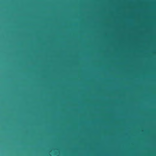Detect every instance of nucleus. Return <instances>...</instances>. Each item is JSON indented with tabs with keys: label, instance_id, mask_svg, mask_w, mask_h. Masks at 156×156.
Instances as JSON below:
<instances>
[{
	"label": "nucleus",
	"instance_id": "nucleus-1",
	"mask_svg": "<svg viewBox=\"0 0 156 156\" xmlns=\"http://www.w3.org/2000/svg\"><path fill=\"white\" fill-rule=\"evenodd\" d=\"M98 2H156V1H98Z\"/></svg>",
	"mask_w": 156,
	"mask_h": 156
}]
</instances>
